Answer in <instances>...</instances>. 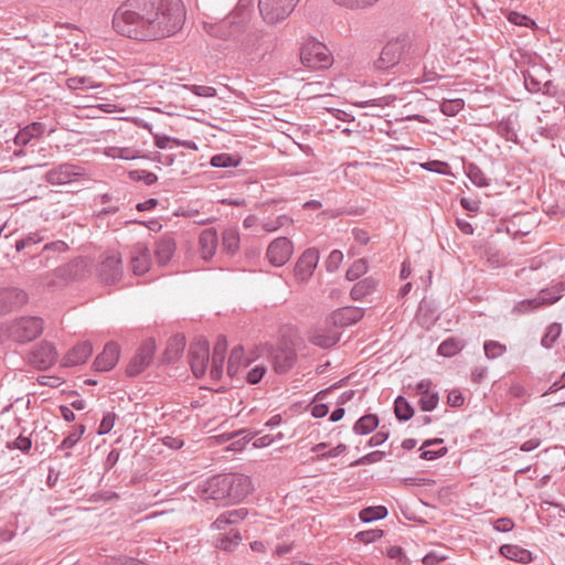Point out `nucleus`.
<instances>
[{
    "label": "nucleus",
    "instance_id": "nucleus-59",
    "mask_svg": "<svg viewBox=\"0 0 565 565\" xmlns=\"http://www.w3.org/2000/svg\"><path fill=\"white\" fill-rule=\"evenodd\" d=\"M226 518L231 520L232 524H235L247 516V510L244 508L226 511Z\"/></svg>",
    "mask_w": 565,
    "mask_h": 565
},
{
    "label": "nucleus",
    "instance_id": "nucleus-25",
    "mask_svg": "<svg viewBox=\"0 0 565 565\" xmlns=\"http://www.w3.org/2000/svg\"><path fill=\"white\" fill-rule=\"evenodd\" d=\"M500 553L512 561L521 564H529L533 561L532 552L518 545L505 544L500 547Z\"/></svg>",
    "mask_w": 565,
    "mask_h": 565
},
{
    "label": "nucleus",
    "instance_id": "nucleus-15",
    "mask_svg": "<svg viewBox=\"0 0 565 565\" xmlns=\"http://www.w3.org/2000/svg\"><path fill=\"white\" fill-rule=\"evenodd\" d=\"M319 262V252L316 248L306 249L295 266V276L300 281H307L313 274Z\"/></svg>",
    "mask_w": 565,
    "mask_h": 565
},
{
    "label": "nucleus",
    "instance_id": "nucleus-49",
    "mask_svg": "<svg viewBox=\"0 0 565 565\" xmlns=\"http://www.w3.org/2000/svg\"><path fill=\"white\" fill-rule=\"evenodd\" d=\"M343 254L341 250L334 249L332 250L327 260H326V268L329 273L335 271L340 264L342 263Z\"/></svg>",
    "mask_w": 565,
    "mask_h": 565
},
{
    "label": "nucleus",
    "instance_id": "nucleus-33",
    "mask_svg": "<svg viewBox=\"0 0 565 565\" xmlns=\"http://www.w3.org/2000/svg\"><path fill=\"white\" fill-rule=\"evenodd\" d=\"M466 173L475 185L479 188L489 185L486 174L476 163H469L466 168Z\"/></svg>",
    "mask_w": 565,
    "mask_h": 565
},
{
    "label": "nucleus",
    "instance_id": "nucleus-45",
    "mask_svg": "<svg viewBox=\"0 0 565 565\" xmlns=\"http://www.w3.org/2000/svg\"><path fill=\"white\" fill-rule=\"evenodd\" d=\"M242 540V536L238 532L233 534H228L218 540L216 547L223 551H231L234 546H236Z\"/></svg>",
    "mask_w": 565,
    "mask_h": 565
},
{
    "label": "nucleus",
    "instance_id": "nucleus-35",
    "mask_svg": "<svg viewBox=\"0 0 565 565\" xmlns=\"http://www.w3.org/2000/svg\"><path fill=\"white\" fill-rule=\"evenodd\" d=\"M561 331L562 328L559 323L550 324L541 340V344L546 349L552 348L555 341L558 339Z\"/></svg>",
    "mask_w": 565,
    "mask_h": 565
},
{
    "label": "nucleus",
    "instance_id": "nucleus-20",
    "mask_svg": "<svg viewBox=\"0 0 565 565\" xmlns=\"http://www.w3.org/2000/svg\"><path fill=\"white\" fill-rule=\"evenodd\" d=\"M119 347L115 342H108L104 351L98 354L94 361V367L96 371H109L111 370L119 359Z\"/></svg>",
    "mask_w": 565,
    "mask_h": 565
},
{
    "label": "nucleus",
    "instance_id": "nucleus-1",
    "mask_svg": "<svg viewBox=\"0 0 565 565\" xmlns=\"http://www.w3.org/2000/svg\"><path fill=\"white\" fill-rule=\"evenodd\" d=\"M184 20L181 0H127L116 10L113 28L134 40L157 41L180 31Z\"/></svg>",
    "mask_w": 565,
    "mask_h": 565
},
{
    "label": "nucleus",
    "instance_id": "nucleus-56",
    "mask_svg": "<svg viewBox=\"0 0 565 565\" xmlns=\"http://www.w3.org/2000/svg\"><path fill=\"white\" fill-rule=\"evenodd\" d=\"M54 217H66L73 213V204H64L61 201L53 204Z\"/></svg>",
    "mask_w": 565,
    "mask_h": 565
},
{
    "label": "nucleus",
    "instance_id": "nucleus-34",
    "mask_svg": "<svg viewBox=\"0 0 565 565\" xmlns=\"http://www.w3.org/2000/svg\"><path fill=\"white\" fill-rule=\"evenodd\" d=\"M241 162V159L230 154V153H218L211 158V166L216 168H230L237 167Z\"/></svg>",
    "mask_w": 565,
    "mask_h": 565
},
{
    "label": "nucleus",
    "instance_id": "nucleus-32",
    "mask_svg": "<svg viewBox=\"0 0 565 565\" xmlns=\"http://www.w3.org/2000/svg\"><path fill=\"white\" fill-rule=\"evenodd\" d=\"M395 416L401 422H406L414 416V408L404 396H397L394 402Z\"/></svg>",
    "mask_w": 565,
    "mask_h": 565
},
{
    "label": "nucleus",
    "instance_id": "nucleus-62",
    "mask_svg": "<svg viewBox=\"0 0 565 565\" xmlns=\"http://www.w3.org/2000/svg\"><path fill=\"white\" fill-rule=\"evenodd\" d=\"M388 436L390 435H388L387 431L380 430V431H377L375 435H373L370 438L369 446L370 447L380 446V445L384 444L388 439Z\"/></svg>",
    "mask_w": 565,
    "mask_h": 565
},
{
    "label": "nucleus",
    "instance_id": "nucleus-17",
    "mask_svg": "<svg viewBox=\"0 0 565 565\" xmlns=\"http://www.w3.org/2000/svg\"><path fill=\"white\" fill-rule=\"evenodd\" d=\"M99 276L105 284H114L122 275L121 258L118 254L107 256L99 265Z\"/></svg>",
    "mask_w": 565,
    "mask_h": 565
},
{
    "label": "nucleus",
    "instance_id": "nucleus-41",
    "mask_svg": "<svg viewBox=\"0 0 565 565\" xmlns=\"http://www.w3.org/2000/svg\"><path fill=\"white\" fill-rule=\"evenodd\" d=\"M367 270L365 259L355 260L347 270V278L349 280H356Z\"/></svg>",
    "mask_w": 565,
    "mask_h": 565
},
{
    "label": "nucleus",
    "instance_id": "nucleus-7",
    "mask_svg": "<svg viewBox=\"0 0 565 565\" xmlns=\"http://www.w3.org/2000/svg\"><path fill=\"white\" fill-rule=\"evenodd\" d=\"M189 360L193 374L196 377L203 376L210 364V347L207 340L199 338L191 343Z\"/></svg>",
    "mask_w": 565,
    "mask_h": 565
},
{
    "label": "nucleus",
    "instance_id": "nucleus-12",
    "mask_svg": "<svg viewBox=\"0 0 565 565\" xmlns=\"http://www.w3.org/2000/svg\"><path fill=\"white\" fill-rule=\"evenodd\" d=\"M364 316V309L360 307H342L331 312L327 319L326 324L335 328H345L359 322Z\"/></svg>",
    "mask_w": 565,
    "mask_h": 565
},
{
    "label": "nucleus",
    "instance_id": "nucleus-3",
    "mask_svg": "<svg viewBox=\"0 0 565 565\" xmlns=\"http://www.w3.org/2000/svg\"><path fill=\"white\" fill-rule=\"evenodd\" d=\"M246 28V20L244 17L232 13L217 22H204V30L211 36L224 41H241ZM260 38L259 32L248 33L241 42L245 51H253L256 49L255 42Z\"/></svg>",
    "mask_w": 565,
    "mask_h": 565
},
{
    "label": "nucleus",
    "instance_id": "nucleus-5",
    "mask_svg": "<svg viewBox=\"0 0 565 565\" xmlns=\"http://www.w3.org/2000/svg\"><path fill=\"white\" fill-rule=\"evenodd\" d=\"M300 61L308 68L324 70L333 64V56L322 42L309 39L300 49Z\"/></svg>",
    "mask_w": 565,
    "mask_h": 565
},
{
    "label": "nucleus",
    "instance_id": "nucleus-27",
    "mask_svg": "<svg viewBox=\"0 0 565 565\" xmlns=\"http://www.w3.org/2000/svg\"><path fill=\"white\" fill-rule=\"evenodd\" d=\"M377 281L372 278L367 277L360 281H358L351 289L350 295L353 300H360L364 298L365 296L372 294L376 288Z\"/></svg>",
    "mask_w": 565,
    "mask_h": 565
},
{
    "label": "nucleus",
    "instance_id": "nucleus-55",
    "mask_svg": "<svg viewBox=\"0 0 565 565\" xmlns=\"http://www.w3.org/2000/svg\"><path fill=\"white\" fill-rule=\"evenodd\" d=\"M189 89L196 96L200 97H214L216 95V89L212 86L205 85H191Z\"/></svg>",
    "mask_w": 565,
    "mask_h": 565
},
{
    "label": "nucleus",
    "instance_id": "nucleus-53",
    "mask_svg": "<svg viewBox=\"0 0 565 565\" xmlns=\"http://www.w3.org/2000/svg\"><path fill=\"white\" fill-rule=\"evenodd\" d=\"M420 167L427 171L436 172L439 174H446L447 170L449 168L446 162L438 161V160L424 162L420 164Z\"/></svg>",
    "mask_w": 565,
    "mask_h": 565
},
{
    "label": "nucleus",
    "instance_id": "nucleus-9",
    "mask_svg": "<svg viewBox=\"0 0 565 565\" xmlns=\"http://www.w3.org/2000/svg\"><path fill=\"white\" fill-rule=\"evenodd\" d=\"M83 175V169L78 166L71 163H62L55 168L50 169L44 180L52 185H63L76 181Z\"/></svg>",
    "mask_w": 565,
    "mask_h": 565
},
{
    "label": "nucleus",
    "instance_id": "nucleus-43",
    "mask_svg": "<svg viewBox=\"0 0 565 565\" xmlns=\"http://www.w3.org/2000/svg\"><path fill=\"white\" fill-rule=\"evenodd\" d=\"M383 534H384L383 530L372 529V530L359 532L355 535V537L359 542L369 544V543H373V542L377 541L379 539H381L383 536Z\"/></svg>",
    "mask_w": 565,
    "mask_h": 565
},
{
    "label": "nucleus",
    "instance_id": "nucleus-28",
    "mask_svg": "<svg viewBox=\"0 0 565 565\" xmlns=\"http://www.w3.org/2000/svg\"><path fill=\"white\" fill-rule=\"evenodd\" d=\"M45 237V231L31 232L15 242V249L18 252L29 249V253H31L32 247L42 243Z\"/></svg>",
    "mask_w": 565,
    "mask_h": 565
},
{
    "label": "nucleus",
    "instance_id": "nucleus-48",
    "mask_svg": "<svg viewBox=\"0 0 565 565\" xmlns=\"http://www.w3.org/2000/svg\"><path fill=\"white\" fill-rule=\"evenodd\" d=\"M394 100H395L394 96L387 95V96H383V97H379V98L364 100V102L359 103L358 105L362 108L373 107V106L384 108V107L391 105Z\"/></svg>",
    "mask_w": 565,
    "mask_h": 565
},
{
    "label": "nucleus",
    "instance_id": "nucleus-54",
    "mask_svg": "<svg viewBox=\"0 0 565 565\" xmlns=\"http://www.w3.org/2000/svg\"><path fill=\"white\" fill-rule=\"evenodd\" d=\"M265 373L266 367L264 365H256L247 372L246 380L250 384H257L262 381Z\"/></svg>",
    "mask_w": 565,
    "mask_h": 565
},
{
    "label": "nucleus",
    "instance_id": "nucleus-64",
    "mask_svg": "<svg viewBox=\"0 0 565 565\" xmlns=\"http://www.w3.org/2000/svg\"><path fill=\"white\" fill-rule=\"evenodd\" d=\"M107 565H148L146 562L134 558V557H121L115 561L113 564Z\"/></svg>",
    "mask_w": 565,
    "mask_h": 565
},
{
    "label": "nucleus",
    "instance_id": "nucleus-14",
    "mask_svg": "<svg viewBox=\"0 0 565 565\" xmlns=\"http://www.w3.org/2000/svg\"><path fill=\"white\" fill-rule=\"evenodd\" d=\"M28 300L29 296L23 289L12 287L0 290V316L23 306Z\"/></svg>",
    "mask_w": 565,
    "mask_h": 565
},
{
    "label": "nucleus",
    "instance_id": "nucleus-21",
    "mask_svg": "<svg viewBox=\"0 0 565 565\" xmlns=\"http://www.w3.org/2000/svg\"><path fill=\"white\" fill-rule=\"evenodd\" d=\"M93 347L89 342L85 341L73 347L64 356V366H75L83 364L92 355Z\"/></svg>",
    "mask_w": 565,
    "mask_h": 565
},
{
    "label": "nucleus",
    "instance_id": "nucleus-13",
    "mask_svg": "<svg viewBox=\"0 0 565 565\" xmlns=\"http://www.w3.org/2000/svg\"><path fill=\"white\" fill-rule=\"evenodd\" d=\"M292 252V242L287 237H278L269 244L266 256L271 265L280 267L290 259Z\"/></svg>",
    "mask_w": 565,
    "mask_h": 565
},
{
    "label": "nucleus",
    "instance_id": "nucleus-31",
    "mask_svg": "<svg viewBox=\"0 0 565 565\" xmlns=\"http://www.w3.org/2000/svg\"><path fill=\"white\" fill-rule=\"evenodd\" d=\"M388 514L384 505L367 507L360 511V520L364 523L382 520Z\"/></svg>",
    "mask_w": 565,
    "mask_h": 565
},
{
    "label": "nucleus",
    "instance_id": "nucleus-61",
    "mask_svg": "<svg viewBox=\"0 0 565 565\" xmlns=\"http://www.w3.org/2000/svg\"><path fill=\"white\" fill-rule=\"evenodd\" d=\"M45 125L43 122L34 121L25 127L33 138L40 137L45 131Z\"/></svg>",
    "mask_w": 565,
    "mask_h": 565
},
{
    "label": "nucleus",
    "instance_id": "nucleus-36",
    "mask_svg": "<svg viewBox=\"0 0 565 565\" xmlns=\"http://www.w3.org/2000/svg\"><path fill=\"white\" fill-rule=\"evenodd\" d=\"M106 154L114 159H124V160H132L138 157L136 150H134L131 148H118V147L108 148L106 150Z\"/></svg>",
    "mask_w": 565,
    "mask_h": 565
},
{
    "label": "nucleus",
    "instance_id": "nucleus-46",
    "mask_svg": "<svg viewBox=\"0 0 565 565\" xmlns=\"http://www.w3.org/2000/svg\"><path fill=\"white\" fill-rule=\"evenodd\" d=\"M129 177L134 181H143L147 185H151L157 182L158 177L153 172L146 170H134L129 172Z\"/></svg>",
    "mask_w": 565,
    "mask_h": 565
},
{
    "label": "nucleus",
    "instance_id": "nucleus-38",
    "mask_svg": "<svg viewBox=\"0 0 565 565\" xmlns=\"http://www.w3.org/2000/svg\"><path fill=\"white\" fill-rule=\"evenodd\" d=\"M185 341L183 337L174 338L169 341L166 349V354L169 360L177 359L180 353L184 350Z\"/></svg>",
    "mask_w": 565,
    "mask_h": 565
},
{
    "label": "nucleus",
    "instance_id": "nucleus-26",
    "mask_svg": "<svg viewBox=\"0 0 565 565\" xmlns=\"http://www.w3.org/2000/svg\"><path fill=\"white\" fill-rule=\"evenodd\" d=\"M241 237L237 228L228 227L222 233V249L228 255L239 250Z\"/></svg>",
    "mask_w": 565,
    "mask_h": 565
},
{
    "label": "nucleus",
    "instance_id": "nucleus-39",
    "mask_svg": "<svg viewBox=\"0 0 565 565\" xmlns=\"http://www.w3.org/2000/svg\"><path fill=\"white\" fill-rule=\"evenodd\" d=\"M291 223H292V218L289 217L288 215L284 214V215L277 216L275 220L264 221L262 223V227L266 232H275L278 228H280L285 225L291 224Z\"/></svg>",
    "mask_w": 565,
    "mask_h": 565
},
{
    "label": "nucleus",
    "instance_id": "nucleus-58",
    "mask_svg": "<svg viewBox=\"0 0 565 565\" xmlns=\"http://www.w3.org/2000/svg\"><path fill=\"white\" fill-rule=\"evenodd\" d=\"M420 450V458L424 460H435L437 458L444 457L448 451L446 447H441L438 450H426L425 448Z\"/></svg>",
    "mask_w": 565,
    "mask_h": 565
},
{
    "label": "nucleus",
    "instance_id": "nucleus-11",
    "mask_svg": "<svg viewBox=\"0 0 565 565\" xmlns=\"http://www.w3.org/2000/svg\"><path fill=\"white\" fill-rule=\"evenodd\" d=\"M57 360V352L55 347L47 341L39 343L29 354V363L39 369L47 370Z\"/></svg>",
    "mask_w": 565,
    "mask_h": 565
},
{
    "label": "nucleus",
    "instance_id": "nucleus-63",
    "mask_svg": "<svg viewBox=\"0 0 565 565\" xmlns=\"http://www.w3.org/2000/svg\"><path fill=\"white\" fill-rule=\"evenodd\" d=\"M463 401L465 399L462 394L457 390L451 391L447 397L448 404L452 407L461 406L463 404Z\"/></svg>",
    "mask_w": 565,
    "mask_h": 565
},
{
    "label": "nucleus",
    "instance_id": "nucleus-44",
    "mask_svg": "<svg viewBox=\"0 0 565 565\" xmlns=\"http://www.w3.org/2000/svg\"><path fill=\"white\" fill-rule=\"evenodd\" d=\"M225 355H217L213 353L210 365V375L213 380H218L222 376L223 364H224Z\"/></svg>",
    "mask_w": 565,
    "mask_h": 565
},
{
    "label": "nucleus",
    "instance_id": "nucleus-30",
    "mask_svg": "<svg viewBox=\"0 0 565 565\" xmlns=\"http://www.w3.org/2000/svg\"><path fill=\"white\" fill-rule=\"evenodd\" d=\"M379 426V417L375 414H366L358 419L353 431L358 435H367Z\"/></svg>",
    "mask_w": 565,
    "mask_h": 565
},
{
    "label": "nucleus",
    "instance_id": "nucleus-37",
    "mask_svg": "<svg viewBox=\"0 0 565 565\" xmlns=\"http://www.w3.org/2000/svg\"><path fill=\"white\" fill-rule=\"evenodd\" d=\"M465 106V103L462 99H445L440 104V110L443 114L447 116H455L457 115Z\"/></svg>",
    "mask_w": 565,
    "mask_h": 565
},
{
    "label": "nucleus",
    "instance_id": "nucleus-60",
    "mask_svg": "<svg viewBox=\"0 0 565 565\" xmlns=\"http://www.w3.org/2000/svg\"><path fill=\"white\" fill-rule=\"evenodd\" d=\"M493 526L499 532H510L514 527V523L510 518H501L494 522Z\"/></svg>",
    "mask_w": 565,
    "mask_h": 565
},
{
    "label": "nucleus",
    "instance_id": "nucleus-4",
    "mask_svg": "<svg viewBox=\"0 0 565 565\" xmlns=\"http://www.w3.org/2000/svg\"><path fill=\"white\" fill-rule=\"evenodd\" d=\"M44 329V321L35 316H22L8 322L9 340L25 344L40 337Z\"/></svg>",
    "mask_w": 565,
    "mask_h": 565
},
{
    "label": "nucleus",
    "instance_id": "nucleus-8",
    "mask_svg": "<svg viewBox=\"0 0 565 565\" xmlns=\"http://www.w3.org/2000/svg\"><path fill=\"white\" fill-rule=\"evenodd\" d=\"M562 297V289L555 290L554 287L546 288L540 291V294L533 298L527 300H522L518 302L513 311L518 313H527L534 309H539L543 306L553 305Z\"/></svg>",
    "mask_w": 565,
    "mask_h": 565
},
{
    "label": "nucleus",
    "instance_id": "nucleus-18",
    "mask_svg": "<svg viewBox=\"0 0 565 565\" xmlns=\"http://www.w3.org/2000/svg\"><path fill=\"white\" fill-rule=\"evenodd\" d=\"M296 351L288 345L278 347L273 352V365L276 373L284 374L288 372L296 363Z\"/></svg>",
    "mask_w": 565,
    "mask_h": 565
},
{
    "label": "nucleus",
    "instance_id": "nucleus-40",
    "mask_svg": "<svg viewBox=\"0 0 565 565\" xmlns=\"http://www.w3.org/2000/svg\"><path fill=\"white\" fill-rule=\"evenodd\" d=\"M484 353L488 359H495L504 354L505 345L497 341H486L483 344Z\"/></svg>",
    "mask_w": 565,
    "mask_h": 565
},
{
    "label": "nucleus",
    "instance_id": "nucleus-22",
    "mask_svg": "<svg viewBox=\"0 0 565 565\" xmlns=\"http://www.w3.org/2000/svg\"><path fill=\"white\" fill-rule=\"evenodd\" d=\"M217 243L218 238L215 228L210 227L201 232L199 236V245L201 256L204 260H210L214 256Z\"/></svg>",
    "mask_w": 565,
    "mask_h": 565
},
{
    "label": "nucleus",
    "instance_id": "nucleus-16",
    "mask_svg": "<svg viewBox=\"0 0 565 565\" xmlns=\"http://www.w3.org/2000/svg\"><path fill=\"white\" fill-rule=\"evenodd\" d=\"M403 54V45L398 41L388 42L380 54V57L374 62V66L380 71H386L395 66Z\"/></svg>",
    "mask_w": 565,
    "mask_h": 565
},
{
    "label": "nucleus",
    "instance_id": "nucleus-51",
    "mask_svg": "<svg viewBox=\"0 0 565 565\" xmlns=\"http://www.w3.org/2000/svg\"><path fill=\"white\" fill-rule=\"evenodd\" d=\"M339 6L349 9H360L373 6L379 0H333Z\"/></svg>",
    "mask_w": 565,
    "mask_h": 565
},
{
    "label": "nucleus",
    "instance_id": "nucleus-50",
    "mask_svg": "<svg viewBox=\"0 0 565 565\" xmlns=\"http://www.w3.org/2000/svg\"><path fill=\"white\" fill-rule=\"evenodd\" d=\"M508 20L515 25H522L527 28L535 25V22L532 19L516 11L509 12Z\"/></svg>",
    "mask_w": 565,
    "mask_h": 565
},
{
    "label": "nucleus",
    "instance_id": "nucleus-6",
    "mask_svg": "<svg viewBox=\"0 0 565 565\" xmlns=\"http://www.w3.org/2000/svg\"><path fill=\"white\" fill-rule=\"evenodd\" d=\"M299 0H258V10L267 24H277L286 20L295 10Z\"/></svg>",
    "mask_w": 565,
    "mask_h": 565
},
{
    "label": "nucleus",
    "instance_id": "nucleus-24",
    "mask_svg": "<svg viewBox=\"0 0 565 565\" xmlns=\"http://www.w3.org/2000/svg\"><path fill=\"white\" fill-rule=\"evenodd\" d=\"M340 340V333L335 330L317 329L310 335V342L317 347L328 349L333 347Z\"/></svg>",
    "mask_w": 565,
    "mask_h": 565
},
{
    "label": "nucleus",
    "instance_id": "nucleus-57",
    "mask_svg": "<svg viewBox=\"0 0 565 565\" xmlns=\"http://www.w3.org/2000/svg\"><path fill=\"white\" fill-rule=\"evenodd\" d=\"M383 455H384V452H382V451L370 452V454L359 458L358 460H355L351 466H360V465L373 463V462L380 461L383 458Z\"/></svg>",
    "mask_w": 565,
    "mask_h": 565
},
{
    "label": "nucleus",
    "instance_id": "nucleus-10",
    "mask_svg": "<svg viewBox=\"0 0 565 565\" xmlns=\"http://www.w3.org/2000/svg\"><path fill=\"white\" fill-rule=\"evenodd\" d=\"M156 345L152 339L146 340L127 365L126 373L129 376L140 374L153 360Z\"/></svg>",
    "mask_w": 565,
    "mask_h": 565
},
{
    "label": "nucleus",
    "instance_id": "nucleus-2",
    "mask_svg": "<svg viewBox=\"0 0 565 565\" xmlns=\"http://www.w3.org/2000/svg\"><path fill=\"white\" fill-rule=\"evenodd\" d=\"M253 491V483L248 476L242 473L217 475L207 479L201 489L203 500L238 503Z\"/></svg>",
    "mask_w": 565,
    "mask_h": 565
},
{
    "label": "nucleus",
    "instance_id": "nucleus-19",
    "mask_svg": "<svg viewBox=\"0 0 565 565\" xmlns=\"http://www.w3.org/2000/svg\"><path fill=\"white\" fill-rule=\"evenodd\" d=\"M151 252L143 243H137L131 252V267L135 275H143L150 269Z\"/></svg>",
    "mask_w": 565,
    "mask_h": 565
},
{
    "label": "nucleus",
    "instance_id": "nucleus-52",
    "mask_svg": "<svg viewBox=\"0 0 565 565\" xmlns=\"http://www.w3.org/2000/svg\"><path fill=\"white\" fill-rule=\"evenodd\" d=\"M115 420H116L115 413L105 414L99 424L98 430H97L98 435L108 434L113 429V427L115 425Z\"/></svg>",
    "mask_w": 565,
    "mask_h": 565
},
{
    "label": "nucleus",
    "instance_id": "nucleus-23",
    "mask_svg": "<svg viewBox=\"0 0 565 565\" xmlns=\"http://www.w3.org/2000/svg\"><path fill=\"white\" fill-rule=\"evenodd\" d=\"M175 252V242L169 235H163L156 242L154 256L159 265L164 266Z\"/></svg>",
    "mask_w": 565,
    "mask_h": 565
},
{
    "label": "nucleus",
    "instance_id": "nucleus-47",
    "mask_svg": "<svg viewBox=\"0 0 565 565\" xmlns=\"http://www.w3.org/2000/svg\"><path fill=\"white\" fill-rule=\"evenodd\" d=\"M32 447V440L29 437H24L20 435L17 437L13 441L7 443V448L12 449H19L22 452L26 454Z\"/></svg>",
    "mask_w": 565,
    "mask_h": 565
},
{
    "label": "nucleus",
    "instance_id": "nucleus-42",
    "mask_svg": "<svg viewBox=\"0 0 565 565\" xmlns=\"http://www.w3.org/2000/svg\"><path fill=\"white\" fill-rule=\"evenodd\" d=\"M438 402H439L438 393L429 392L419 398L418 404L423 412H431L437 407Z\"/></svg>",
    "mask_w": 565,
    "mask_h": 565
},
{
    "label": "nucleus",
    "instance_id": "nucleus-29",
    "mask_svg": "<svg viewBox=\"0 0 565 565\" xmlns=\"http://www.w3.org/2000/svg\"><path fill=\"white\" fill-rule=\"evenodd\" d=\"M463 348H465L463 340L450 337V338H447L446 340H444L439 344L437 352L439 355H443L446 358H451V356L456 355L458 352H460Z\"/></svg>",
    "mask_w": 565,
    "mask_h": 565
}]
</instances>
